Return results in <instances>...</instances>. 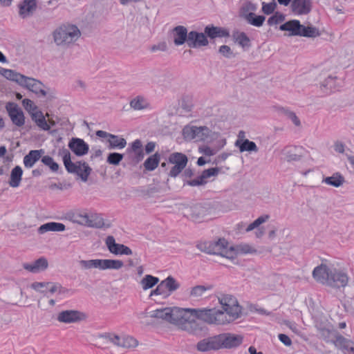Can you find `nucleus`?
<instances>
[{"label":"nucleus","mask_w":354,"mask_h":354,"mask_svg":"<svg viewBox=\"0 0 354 354\" xmlns=\"http://www.w3.org/2000/svg\"><path fill=\"white\" fill-rule=\"evenodd\" d=\"M71 220L75 223L95 228H102L104 225L102 218L97 216H89L87 213L84 212L73 213Z\"/></svg>","instance_id":"obj_8"},{"label":"nucleus","mask_w":354,"mask_h":354,"mask_svg":"<svg viewBox=\"0 0 354 354\" xmlns=\"http://www.w3.org/2000/svg\"><path fill=\"white\" fill-rule=\"evenodd\" d=\"M21 86L26 87L37 95L46 96L47 93L44 90L45 86L43 83L36 79L25 76L22 80Z\"/></svg>","instance_id":"obj_17"},{"label":"nucleus","mask_w":354,"mask_h":354,"mask_svg":"<svg viewBox=\"0 0 354 354\" xmlns=\"http://www.w3.org/2000/svg\"><path fill=\"white\" fill-rule=\"evenodd\" d=\"M159 281V279L151 274H146L140 281V284L144 290L150 289L156 286Z\"/></svg>","instance_id":"obj_40"},{"label":"nucleus","mask_w":354,"mask_h":354,"mask_svg":"<svg viewBox=\"0 0 354 354\" xmlns=\"http://www.w3.org/2000/svg\"><path fill=\"white\" fill-rule=\"evenodd\" d=\"M353 342L339 334L333 343V345L345 354L348 353V350L353 346Z\"/></svg>","instance_id":"obj_31"},{"label":"nucleus","mask_w":354,"mask_h":354,"mask_svg":"<svg viewBox=\"0 0 354 354\" xmlns=\"http://www.w3.org/2000/svg\"><path fill=\"white\" fill-rule=\"evenodd\" d=\"M106 245L109 252L115 255H131L132 250L124 244L115 243L113 236H109L106 239Z\"/></svg>","instance_id":"obj_15"},{"label":"nucleus","mask_w":354,"mask_h":354,"mask_svg":"<svg viewBox=\"0 0 354 354\" xmlns=\"http://www.w3.org/2000/svg\"><path fill=\"white\" fill-rule=\"evenodd\" d=\"M69 149L77 156L81 157L88 153V145L82 138H72L68 144Z\"/></svg>","instance_id":"obj_16"},{"label":"nucleus","mask_w":354,"mask_h":354,"mask_svg":"<svg viewBox=\"0 0 354 354\" xmlns=\"http://www.w3.org/2000/svg\"><path fill=\"white\" fill-rule=\"evenodd\" d=\"M124 155L116 152L110 153L106 158V162L113 165H118L122 160Z\"/></svg>","instance_id":"obj_50"},{"label":"nucleus","mask_w":354,"mask_h":354,"mask_svg":"<svg viewBox=\"0 0 354 354\" xmlns=\"http://www.w3.org/2000/svg\"><path fill=\"white\" fill-rule=\"evenodd\" d=\"M6 109L14 124L17 127H21L24 124L25 117L24 113L16 103L8 102L6 105Z\"/></svg>","instance_id":"obj_12"},{"label":"nucleus","mask_w":354,"mask_h":354,"mask_svg":"<svg viewBox=\"0 0 354 354\" xmlns=\"http://www.w3.org/2000/svg\"><path fill=\"white\" fill-rule=\"evenodd\" d=\"M209 253L219 254L222 257L234 260L239 254V250L234 246L229 247V243L225 239H219L211 245Z\"/></svg>","instance_id":"obj_7"},{"label":"nucleus","mask_w":354,"mask_h":354,"mask_svg":"<svg viewBox=\"0 0 354 354\" xmlns=\"http://www.w3.org/2000/svg\"><path fill=\"white\" fill-rule=\"evenodd\" d=\"M101 337L105 338L106 339H108L109 342H112L115 345L118 346V343H120V337L118 335L108 333L104 334Z\"/></svg>","instance_id":"obj_60"},{"label":"nucleus","mask_w":354,"mask_h":354,"mask_svg":"<svg viewBox=\"0 0 354 354\" xmlns=\"http://www.w3.org/2000/svg\"><path fill=\"white\" fill-rule=\"evenodd\" d=\"M232 37L235 42H237L240 46L243 47V32L234 30L232 32Z\"/></svg>","instance_id":"obj_58"},{"label":"nucleus","mask_w":354,"mask_h":354,"mask_svg":"<svg viewBox=\"0 0 354 354\" xmlns=\"http://www.w3.org/2000/svg\"><path fill=\"white\" fill-rule=\"evenodd\" d=\"M192 323L198 319L208 324L223 325L228 324L223 311L216 308H192Z\"/></svg>","instance_id":"obj_2"},{"label":"nucleus","mask_w":354,"mask_h":354,"mask_svg":"<svg viewBox=\"0 0 354 354\" xmlns=\"http://www.w3.org/2000/svg\"><path fill=\"white\" fill-rule=\"evenodd\" d=\"M0 75L3 76L7 80L16 82L21 85L22 80H24L25 75H21L14 70L6 69L0 66Z\"/></svg>","instance_id":"obj_32"},{"label":"nucleus","mask_w":354,"mask_h":354,"mask_svg":"<svg viewBox=\"0 0 354 354\" xmlns=\"http://www.w3.org/2000/svg\"><path fill=\"white\" fill-rule=\"evenodd\" d=\"M290 7L292 12L296 15H307L312 10V1L311 0H293Z\"/></svg>","instance_id":"obj_23"},{"label":"nucleus","mask_w":354,"mask_h":354,"mask_svg":"<svg viewBox=\"0 0 354 354\" xmlns=\"http://www.w3.org/2000/svg\"><path fill=\"white\" fill-rule=\"evenodd\" d=\"M19 15L23 18H27L31 16L34 11L37 9V1L36 0H24L19 5Z\"/></svg>","instance_id":"obj_25"},{"label":"nucleus","mask_w":354,"mask_h":354,"mask_svg":"<svg viewBox=\"0 0 354 354\" xmlns=\"http://www.w3.org/2000/svg\"><path fill=\"white\" fill-rule=\"evenodd\" d=\"M189 217L192 220L200 222L201 220L206 215V209L201 204H196L192 206L189 209Z\"/></svg>","instance_id":"obj_33"},{"label":"nucleus","mask_w":354,"mask_h":354,"mask_svg":"<svg viewBox=\"0 0 354 354\" xmlns=\"http://www.w3.org/2000/svg\"><path fill=\"white\" fill-rule=\"evenodd\" d=\"M167 161L173 165L168 173V176L176 178L185 169L188 162V158L183 153L174 152L169 156Z\"/></svg>","instance_id":"obj_9"},{"label":"nucleus","mask_w":354,"mask_h":354,"mask_svg":"<svg viewBox=\"0 0 354 354\" xmlns=\"http://www.w3.org/2000/svg\"><path fill=\"white\" fill-rule=\"evenodd\" d=\"M285 159L288 162L298 161L300 160L301 156L293 153V149L291 147H286L282 150Z\"/></svg>","instance_id":"obj_48"},{"label":"nucleus","mask_w":354,"mask_h":354,"mask_svg":"<svg viewBox=\"0 0 354 354\" xmlns=\"http://www.w3.org/2000/svg\"><path fill=\"white\" fill-rule=\"evenodd\" d=\"M209 41L207 38L206 34L198 32L195 30L189 32V37L187 40V46L189 48H199L208 45Z\"/></svg>","instance_id":"obj_19"},{"label":"nucleus","mask_w":354,"mask_h":354,"mask_svg":"<svg viewBox=\"0 0 354 354\" xmlns=\"http://www.w3.org/2000/svg\"><path fill=\"white\" fill-rule=\"evenodd\" d=\"M337 86V77L329 75L327 78H326L321 84V88L324 92L330 91L333 89L335 88Z\"/></svg>","instance_id":"obj_42"},{"label":"nucleus","mask_w":354,"mask_h":354,"mask_svg":"<svg viewBox=\"0 0 354 354\" xmlns=\"http://www.w3.org/2000/svg\"><path fill=\"white\" fill-rule=\"evenodd\" d=\"M124 266V263L118 259H106V270L113 269L119 270Z\"/></svg>","instance_id":"obj_52"},{"label":"nucleus","mask_w":354,"mask_h":354,"mask_svg":"<svg viewBox=\"0 0 354 354\" xmlns=\"http://www.w3.org/2000/svg\"><path fill=\"white\" fill-rule=\"evenodd\" d=\"M245 19L252 26L260 27L263 25L266 17L263 15H257L253 12H250L245 16Z\"/></svg>","instance_id":"obj_44"},{"label":"nucleus","mask_w":354,"mask_h":354,"mask_svg":"<svg viewBox=\"0 0 354 354\" xmlns=\"http://www.w3.org/2000/svg\"><path fill=\"white\" fill-rule=\"evenodd\" d=\"M205 34L210 39H215L217 37H228L230 32L227 29L222 27L214 26V25H208L205 28Z\"/></svg>","instance_id":"obj_26"},{"label":"nucleus","mask_w":354,"mask_h":354,"mask_svg":"<svg viewBox=\"0 0 354 354\" xmlns=\"http://www.w3.org/2000/svg\"><path fill=\"white\" fill-rule=\"evenodd\" d=\"M23 106L25 109L31 114V112H35L38 108L33 102L29 99H24L22 101Z\"/></svg>","instance_id":"obj_56"},{"label":"nucleus","mask_w":354,"mask_h":354,"mask_svg":"<svg viewBox=\"0 0 354 354\" xmlns=\"http://www.w3.org/2000/svg\"><path fill=\"white\" fill-rule=\"evenodd\" d=\"M51 287L49 289V292L50 293H55L56 292H59V293H64L66 292V289L63 288L60 284L59 283H52L50 284Z\"/></svg>","instance_id":"obj_63"},{"label":"nucleus","mask_w":354,"mask_h":354,"mask_svg":"<svg viewBox=\"0 0 354 354\" xmlns=\"http://www.w3.org/2000/svg\"><path fill=\"white\" fill-rule=\"evenodd\" d=\"M285 21V15L280 12H276L272 16L268 18V24L270 26L279 24Z\"/></svg>","instance_id":"obj_49"},{"label":"nucleus","mask_w":354,"mask_h":354,"mask_svg":"<svg viewBox=\"0 0 354 354\" xmlns=\"http://www.w3.org/2000/svg\"><path fill=\"white\" fill-rule=\"evenodd\" d=\"M141 149H142V142L138 139L136 140L131 143V148L127 149L129 152L132 153L134 151H138Z\"/></svg>","instance_id":"obj_61"},{"label":"nucleus","mask_w":354,"mask_h":354,"mask_svg":"<svg viewBox=\"0 0 354 354\" xmlns=\"http://www.w3.org/2000/svg\"><path fill=\"white\" fill-rule=\"evenodd\" d=\"M41 162L45 165L49 167L52 171H57L59 169V165L55 162L53 158L49 156H44L41 158Z\"/></svg>","instance_id":"obj_51"},{"label":"nucleus","mask_w":354,"mask_h":354,"mask_svg":"<svg viewBox=\"0 0 354 354\" xmlns=\"http://www.w3.org/2000/svg\"><path fill=\"white\" fill-rule=\"evenodd\" d=\"M108 142L109 143V149H121L124 148L127 145V141L124 138H120L113 134L110 136V138L108 139Z\"/></svg>","instance_id":"obj_39"},{"label":"nucleus","mask_w":354,"mask_h":354,"mask_svg":"<svg viewBox=\"0 0 354 354\" xmlns=\"http://www.w3.org/2000/svg\"><path fill=\"white\" fill-rule=\"evenodd\" d=\"M259 151V149L255 142L248 139H245V151L248 152L249 154H256Z\"/></svg>","instance_id":"obj_53"},{"label":"nucleus","mask_w":354,"mask_h":354,"mask_svg":"<svg viewBox=\"0 0 354 354\" xmlns=\"http://www.w3.org/2000/svg\"><path fill=\"white\" fill-rule=\"evenodd\" d=\"M44 153L43 149L30 150L27 155L24 157V164L25 167L31 168L34 165L42 158Z\"/></svg>","instance_id":"obj_29"},{"label":"nucleus","mask_w":354,"mask_h":354,"mask_svg":"<svg viewBox=\"0 0 354 354\" xmlns=\"http://www.w3.org/2000/svg\"><path fill=\"white\" fill-rule=\"evenodd\" d=\"M66 229L65 225L61 223L49 222L41 225L37 230L40 234H43L47 232H63Z\"/></svg>","instance_id":"obj_30"},{"label":"nucleus","mask_w":354,"mask_h":354,"mask_svg":"<svg viewBox=\"0 0 354 354\" xmlns=\"http://www.w3.org/2000/svg\"><path fill=\"white\" fill-rule=\"evenodd\" d=\"M213 286L210 284L206 286L198 285L192 288L189 296L191 297L198 298L201 297L205 291L211 290Z\"/></svg>","instance_id":"obj_41"},{"label":"nucleus","mask_w":354,"mask_h":354,"mask_svg":"<svg viewBox=\"0 0 354 354\" xmlns=\"http://www.w3.org/2000/svg\"><path fill=\"white\" fill-rule=\"evenodd\" d=\"M277 111L280 115L290 120L296 127L301 126V121L295 112L284 107H277Z\"/></svg>","instance_id":"obj_36"},{"label":"nucleus","mask_w":354,"mask_h":354,"mask_svg":"<svg viewBox=\"0 0 354 354\" xmlns=\"http://www.w3.org/2000/svg\"><path fill=\"white\" fill-rule=\"evenodd\" d=\"M160 160V155L158 153H156L148 157L143 164L145 170L149 171L155 170L158 166Z\"/></svg>","instance_id":"obj_37"},{"label":"nucleus","mask_w":354,"mask_h":354,"mask_svg":"<svg viewBox=\"0 0 354 354\" xmlns=\"http://www.w3.org/2000/svg\"><path fill=\"white\" fill-rule=\"evenodd\" d=\"M270 218V216L268 214H262L250 224H249L245 230L248 232L255 230V237L257 239H261L265 234V228L261 225L268 221Z\"/></svg>","instance_id":"obj_14"},{"label":"nucleus","mask_w":354,"mask_h":354,"mask_svg":"<svg viewBox=\"0 0 354 354\" xmlns=\"http://www.w3.org/2000/svg\"><path fill=\"white\" fill-rule=\"evenodd\" d=\"M162 281L164 283L166 290H167L169 291V293L176 291L180 287L179 283L171 276L167 277Z\"/></svg>","instance_id":"obj_45"},{"label":"nucleus","mask_w":354,"mask_h":354,"mask_svg":"<svg viewBox=\"0 0 354 354\" xmlns=\"http://www.w3.org/2000/svg\"><path fill=\"white\" fill-rule=\"evenodd\" d=\"M212 131L207 127L185 126L183 129L184 138L196 142L205 141L211 138Z\"/></svg>","instance_id":"obj_6"},{"label":"nucleus","mask_w":354,"mask_h":354,"mask_svg":"<svg viewBox=\"0 0 354 354\" xmlns=\"http://www.w3.org/2000/svg\"><path fill=\"white\" fill-rule=\"evenodd\" d=\"M348 282V277L346 273L333 269L331 271L328 286L339 288L346 286Z\"/></svg>","instance_id":"obj_18"},{"label":"nucleus","mask_w":354,"mask_h":354,"mask_svg":"<svg viewBox=\"0 0 354 354\" xmlns=\"http://www.w3.org/2000/svg\"><path fill=\"white\" fill-rule=\"evenodd\" d=\"M277 7V2L272 0L270 3H266L263 2L262 3V12L266 15H270L274 12Z\"/></svg>","instance_id":"obj_54"},{"label":"nucleus","mask_w":354,"mask_h":354,"mask_svg":"<svg viewBox=\"0 0 354 354\" xmlns=\"http://www.w3.org/2000/svg\"><path fill=\"white\" fill-rule=\"evenodd\" d=\"M316 327L318 331V337L326 343L333 344L335 339H336L339 334V333L329 324L326 325L317 324Z\"/></svg>","instance_id":"obj_13"},{"label":"nucleus","mask_w":354,"mask_h":354,"mask_svg":"<svg viewBox=\"0 0 354 354\" xmlns=\"http://www.w3.org/2000/svg\"><path fill=\"white\" fill-rule=\"evenodd\" d=\"M331 271L332 270L326 265L321 264L315 268L313 271V277L317 281L322 284L328 285Z\"/></svg>","instance_id":"obj_21"},{"label":"nucleus","mask_w":354,"mask_h":354,"mask_svg":"<svg viewBox=\"0 0 354 354\" xmlns=\"http://www.w3.org/2000/svg\"><path fill=\"white\" fill-rule=\"evenodd\" d=\"M81 36L80 29L73 24H63L53 32L54 41L57 46H68Z\"/></svg>","instance_id":"obj_3"},{"label":"nucleus","mask_w":354,"mask_h":354,"mask_svg":"<svg viewBox=\"0 0 354 354\" xmlns=\"http://www.w3.org/2000/svg\"><path fill=\"white\" fill-rule=\"evenodd\" d=\"M162 72L158 70H152L149 72V76L152 80V82L158 83L160 82L159 77H161Z\"/></svg>","instance_id":"obj_64"},{"label":"nucleus","mask_w":354,"mask_h":354,"mask_svg":"<svg viewBox=\"0 0 354 354\" xmlns=\"http://www.w3.org/2000/svg\"><path fill=\"white\" fill-rule=\"evenodd\" d=\"M302 25L299 20H290L280 26L279 29L282 31H289L290 36H300Z\"/></svg>","instance_id":"obj_28"},{"label":"nucleus","mask_w":354,"mask_h":354,"mask_svg":"<svg viewBox=\"0 0 354 354\" xmlns=\"http://www.w3.org/2000/svg\"><path fill=\"white\" fill-rule=\"evenodd\" d=\"M319 35L320 32L316 27L313 26H305L302 25L300 35L301 37L314 38L319 37Z\"/></svg>","instance_id":"obj_43"},{"label":"nucleus","mask_w":354,"mask_h":354,"mask_svg":"<svg viewBox=\"0 0 354 354\" xmlns=\"http://www.w3.org/2000/svg\"><path fill=\"white\" fill-rule=\"evenodd\" d=\"M217 337L220 349L236 348L241 344L243 341V337L241 335L230 333L217 335Z\"/></svg>","instance_id":"obj_11"},{"label":"nucleus","mask_w":354,"mask_h":354,"mask_svg":"<svg viewBox=\"0 0 354 354\" xmlns=\"http://www.w3.org/2000/svg\"><path fill=\"white\" fill-rule=\"evenodd\" d=\"M218 171L219 169L217 167H212L205 169L203 171L201 175L198 176L197 178L190 180V181H187V185L192 187L204 185L206 183L205 179L211 176L217 175L218 174Z\"/></svg>","instance_id":"obj_24"},{"label":"nucleus","mask_w":354,"mask_h":354,"mask_svg":"<svg viewBox=\"0 0 354 354\" xmlns=\"http://www.w3.org/2000/svg\"><path fill=\"white\" fill-rule=\"evenodd\" d=\"M196 349L200 352H208L219 350L217 335L209 337L200 340L196 344Z\"/></svg>","instance_id":"obj_20"},{"label":"nucleus","mask_w":354,"mask_h":354,"mask_svg":"<svg viewBox=\"0 0 354 354\" xmlns=\"http://www.w3.org/2000/svg\"><path fill=\"white\" fill-rule=\"evenodd\" d=\"M169 323L185 328L192 324V308H171Z\"/></svg>","instance_id":"obj_5"},{"label":"nucleus","mask_w":354,"mask_h":354,"mask_svg":"<svg viewBox=\"0 0 354 354\" xmlns=\"http://www.w3.org/2000/svg\"><path fill=\"white\" fill-rule=\"evenodd\" d=\"M86 315L77 310H64L57 315V320L64 324H75L85 320Z\"/></svg>","instance_id":"obj_10"},{"label":"nucleus","mask_w":354,"mask_h":354,"mask_svg":"<svg viewBox=\"0 0 354 354\" xmlns=\"http://www.w3.org/2000/svg\"><path fill=\"white\" fill-rule=\"evenodd\" d=\"M57 156L62 158L64 165L68 173L77 174L82 181H87L92 169L86 162L77 161L75 163L73 162L71 152L65 147L58 150Z\"/></svg>","instance_id":"obj_1"},{"label":"nucleus","mask_w":354,"mask_h":354,"mask_svg":"<svg viewBox=\"0 0 354 354\" xmlns=\"http://www.w3.org/2000/svg\"><path fill=\"white\" fill-rule=\"evenodd\" d=\"M23 268L32 273H39L46 270L48 267V262L46 257H41L32 263H24Z\"/></svg>","instance_id":"obj_22"},{"label":"nucleus","mask_w":354,"mask_h":354,"mask_svg":"<svg viewBox=\"0 0 354 354\" xmlns=\"http://www.w3.org/2000/svg\"><path fill=\"white\" fill-rule=\"evenodd\" d=\"M138 344V341L133 337L126 336L120 337V343H118V346L129 348L136 347Z\"/></svg>","instance_id":"obj_47"},{"label":"nucleus","mask_w":354,"mask_h":354,"mask_svg":"<svg viewBox=\"0 0 354 354\" xmlns=\"http://www.w3.org/2000/svg\"><path fill=\"white\" fill-rule=\"evenodd\" d=\"M218 301L222 306L223 314L228 323L237 319L241 312V306L239 305L237 299L230 295H222L218 297Z\"/></svg>","instance_id":"obj_4"},{"label":"nucleus","mask_w":354,"mask_h":354,"mask_svg":"<svg viewBox=\"0 0 354 354\" xmlns=\"http://www.w3.org/2000/svg\"><path fill=\"white\" fill-rule=\"evenodd\" d=\"M36 124L41 129L44 131H48L50 129V125L48 124L45 117H42L41 118H38V120L35 122Z\"/></svg>","instance_id":"obj_57"},{"label":"nucleus","mask_w":354,"mask_h":354,"mask_svg":"<svg viewBox=\"0 0 354 354\" xmlns=\"http://www.w3.org/2000/svg\"><path fill=\"white\" fill-rule=\"evenodd\" d=\"M247 310L248 312L253 313V312H258L260 314H265L267 315H270V312H266L264 309L262 308H257V306L254 304L248 303L247 304Z\"/></svg>","instance_id":"obj_59"},{"label":"nucleus","mask_w":354,"mask_h":354,"mask_svg":"<svg viewBox=\"0 0 354 354\" xmlns=\"http://www.w3.org/2000/svg\"><path fill=\"white\" fill-rule=\"evenodd\" d=\"M169 295L166 290V288L164 286V283L162 281H161L156 287V289L153 290L151 293L150 296L153 295H162L163 297H167Z\"/></svg>","instance_id":"obj_55"},{"label":"nucleus","mask_w":354,"mask_h":354,"mask_svg":"<svg viewBox=\"0 0 354 354\" xmlns=\"http://www.w3.org/2000/svg\"><path fill=\"white\" fill-rule=\"evenodd\" d=\"M23 174V170L20 166L15 167L10 174V179L9 181V185L12 187H17L19 186L21 176Z\"/></svg>","instance_id":"obj_34"},{"label":"nucleus","mask_w":354,"mask_h":354,"mask_svg":"<svg viewBox=\"0 0 354 354\" xmlns=\"http://www.w3.org/2000/svg\"><path fill=\"white\" fill-rule=\"evenodd\" d=\"M322 182L335 187H339L344 183L345 179L340 173L336 172L331 176L324 178Z\"/></svg>","instance_id":"obj_35"},{"label":"nucleus","mask_w":354,"mask_h":354,"mask_svg":"<svg viewBox=\"0 0 354 354\" xmlns=\"http://www.w3.org/2000/svg\"><path fill=\"white\" fill-rule=\"evenodd\" d=\"M174 43L176 46H180L187 43L189 32L187 28L183 26H177L173 29Z\"/></svg>","instance_id":"obj_27"},{"label":"nucleus","mask_w":354,"mask_h":354,"mask_svg":"<svg viewBox=\"0 0 354 354\" xmlns=\"http://www.w3.org/2000/svg\"><path fill=\"white\" fill-rule=\"evenodd\" d=\"M130 106L134 110H142L147 106V103L142 96H137L130 101Z\"/></svg>","instance_id":"obj_46"},{"label":"nucleus","mask_w":354,"mask_h":354,"mask_svg":"<svg viewBox=\"0 0 354 354\" xmlns=\"http://www.w3.org/2000/svg\"><path fill=\"white\" fill-rule=\"evenodd\" d=\"M49 284H51L50 282H34L31 284V288L34 289L36 291H39L41 292H43L44 290H41V288L46 287Z\"/></svg>","instance_id":"obj_62"},{"label":"nucleus","mask_w":354,"mask_h":354,"mask_svg":"<svg viewBox=\"0 0 354 354\" xmlns=\"http://www.w3.org/2000/svg\"><path fill=\"white\" fill-rule=\"evenodd\" d=\"M171 308L156 309L149 312V317L151 318L160 319L169 322Z\"/></svg>","instance_id":"obj_38"}]
</instances>
